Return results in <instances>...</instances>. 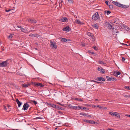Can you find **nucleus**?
Listing matches in <instances>:
<instances>
[{"label": "nucleus", "instance_id": "58836bf2", "mask_svg": "<svg viewBox=\"0 0 130 130\" xmlns=\"http://www.w3.org/2000/svg\"><path fill=\"white\" fill-rule=\"evenodd\" d=\"M78 109H83V107L82 106H78Z\"/></svg>", "mask_w": 130, "mask_h": 130}, {"label": "nucleus", "instance_id": "4d7b16f0", "mask_svg": "<svg viewBox=\"0 0 130 130\" xmlns=\"http://www.w3.org/2000/svg\"><path fill=\"white\" fill-rule=\"evenodd\" d=\"M4 108L5 110H7V109L6 108V106H5L4 105Z\"/></svg>", "mask_w": 130, "mask_h": 130}, {"label": "nucleus", "instance_id": "f8f14e48", "mask_svg": "<svg viewBox=\"0 0 130 130\" xmlns=\"http://www.w3.org/2000/svg\"><path fill=\"white\" fill-rule=\"evenodd\" d=\"M68 19L67 18L63 17L60 19L59 21L62 22H65Z\"/></svg>", "mask_w": 130, "mask_h": 130}, {"label": "nucleus", "instance_id": "b1692460", "mask_svg": "<svg viewBox=\"0 0 130 130\" xmlns=\"http://www.w3.org/2000/svg\"><path fill=\"white\" fill-rule=\"evenodd\" d=\"M69 41V39H66L65 38H62L61 39V41L62 42H64L67 41Z\"/></svg>", "mask_w": 130, "mask_h": 130}, {"label": "nucleus", "instance_id": "e2e57ef3", "mask_svg": "<svg viewBox=\"0 0 130 130\" xmlns=\"http://www.w3.org/2000/svg\"><path fill=\"white\" fill-rule=\"evenodd\" d=\"M5 11L6 12H8V10H6Z\"/></svg>", "mask_w": 130, "mask_h": 130}, {"label": "nucleus", "instance_id": "ddd939ff", "mask_svg": "<svg viewBox=\"0 0 130 130\" xmlns=\"http://www.w3.org/2000/svg\"><path fill=\"white\" fill-rule=\"evenodd\" d=\"M29 36H31L32 37H38L39 36V35L37 34L29 35Z\"/></svg>", "mask_w": 130, "mask_h": 130}, {"label": "nucleus", "instance_id": "a18cd8bd", "mask_svg": "<svg viewBox=\"0 0 130 130\" xmlns=\"http://www.w3.org/2000/svg\"><path fill=\"white\" fill-rule=\"evenodd\" d=\"M89 53H91L92 54H94V53L93 52H91V51H89Z\"/></svg>", "mask_w": 130, "mask_h": 130}, {"label": "nucleus", "instance_id": "774afa93", "mask_svg": "<svg viewBox=\"0 0 130 130\" xmlns=\"http://www.w3.org/2000/svg\"><path fill=\"white\" fill-rule=\"evenodd\" d=\"M104 108V109H106V107H105V108Z\"/></svg>", "mask_w": 130, "mask_h": 130}, {"label": "nucleus", "instance_id": "f03ea898", "mask_svg": "<svg viewBox=\"0 0 130 130\" xmlns=\"http://www.w3.org/2000/svg\"><path fill=\"white\" fill-rule=\"evenodd\" d=\"M99 18V15L98 12H96L92 17V19L93 21H96Z\"/></svg>", "mask_w": 130, "mask_h": 130}, {"label": "nucleus", "instance_id": "423d86ee", "mask_svg": "<svg viewBox=\"0 0 130 130\" xmlns=\"http://www.w3.org/2000/svg\"><path fill=\"white\" fill-rule=\"evenodd\" d=\"M7 65V60L0 63V67H6Z\"/></svg>", "mask_w": 130, "mask_h": 130}, {"label": "nucleus", "instance_id": "4468645a", "mask_svg": "<svg viewBox=\"0 0 130 130\" xmlns=\"http://www.w3.org/2000/svg\"><path fill=\"white\" fill-rule=\"evenodd\" d=\"M109 114L112 116H116L118 115V113L116 112H110L109 113Z\"/></svg>", "mask_w": 130, "mask_h": 130}, {"label": "nucleus", "instance_id": "3c124183", "mask_svg": "<svg viewBox=\"0 0 130 130\" xmlns=\"http://www.w3.org/2000/svg\"><path fill=\"white\" fill-rule=\"evenodd\" d=\"M122 61H124V60H125V59L124 58V57H122Z\"/></svg>", "mask_w": 130, "mask_h": 130}, {"label": "nucleus", "instance_id": "c03bdc74", "mask_svg": "<svg viewBox=\"0 0 130 130\" xmlns=\"http://www.w3.org/2000/svg\"><path fill=\"white\" fill-rule=\"evenodd\" d=\"M85 113H79V115H82L83 116H84V115L85 114Z\"/></svg>", "mask_w": 130, "mask_h": 130}, {"label": "nucleus", "instance_id": "2eb2a0df", "mask_svg": "<svg viewBox=\"0 0 130 130\" xmlns=\"http://www.w3.org/2000/svg\"><path fill=\"white\" fill-rule=\"evenodd\" d=\"M21 31L24 33H26L27 32V28L26 27L22 28L21 29Z\"/></svg>", "mask_w": 130, "mask_h": 130}, {"label": "nucleus", "instance_id": "c85d7f7f", "mask_svg": "<svg viewBox=\"0 0 130 130\" xmlns=\"http://www.w3.org/2000/svg\"><path fill=\"white\" fill-rule=\"evenodd\" d=\"M74 99L75 100L78 101L80 102H82L83 100L81 99H78L77 98H75Z\"/></svg>", "mask_w": 130, "mask_h": 130}, {"label": "nucleus", "instance_id": "6ab92c4d", "mask_svg": "<svg viewBox=\"0 0 130 130\" xmlns=\"http://www.w3.org/2000/svg\"><path fill=\"white\" fill-rule=\"evenodd\" d=\"M121 74V73L119 71L115 72L113 73V74L115 76H117L118 75Z\"/></svg>", "mask_w": 130, "mask_h": 130}, {"label": "nucleus", "instance_id": "72a5a7b5", "mask_svg": "<svg viewBox=\"0 0 130 130\" xmlns=\"http://www.w3.org/2000/svg\"><path fill=\"white\" fill-rule=\"evenodd\" d=\"M78 106H74L73 108V109L74 110H77L78 109Z\"/></svg>", "mask_w": 130, "mask_h": 130}, {"label": "nucleus", "instance_id": "052dcab7", "mask_svg": "<svg viewBox=\"0 0 130 130\" xmlns=\"http://www.w3.org/2000/svg\"><path fill=\"white\" fill-rule=\"evenodd\" d=\"M58 112H59V113H60V114H62V112H61V111H59Z\"/></svg>", "mask_w": 130, "mask_h": 130}, {"label": "nucleus", "instance_id": "5fc2aeb1", "mask_svg": "<svg viewBox=\"0 0 130 130\" xmlns=\"http://www.w3.org/2000/svg\"><path fill=\"white\" fill-rule=\"evenodd\" d=\"M52 105V106L53 107H55L56 106V105H54V104H53Z\"/></svg>", "mask_w": 130, "mask_h": 130}, {"label": "nucleus", "instance_id": "9b49d317", "mask_svg": "<svg viewBox=\"0 0 130 130\" xmlns=\"http://www.w3.org/2000/svg\"><path fill=\"white\" fill-rule=\"evenodd\" d=\"M98 71L101 72L103 73H104L105 72L104 69L102 68L98 67Z\"/></svg>", "mask_w": 130, "mask_h": 130}, {"label": "nucleus", "instance_id": "c756f323", "mask_svg": "<svg viewBox=\"0 0 130 130\" xmlns=\"http://www.w3.org/2000/svg\"><path fill=\"white\" fill-rule=\"evenodd\" d=\"M14 34H10L9 35V39H11L12 38Z\"/></svg>", "mask_w": 130, "mask_h": 130}, {"label": "nucleus", "instance_id": "5701e85b", "mask_svg": "<svg viewBox=\"0 0 130 130\" xmlns=\"http://www.w3.org/2000/svg\"><path fill=\"white\" fill-rule=\"evenodd\" d=\"M15 10H14V8H13V9H9V12H10V13H13L15 12Z\"/></svg>", "mask_w": 130, "mask_h": 130}, {"label": "nucleus", "instance_id": "e433bc0d", "mask_svg": "<svg viewBox=\"0 0 130 130\" xmlns=\"http://www.w3.org/2000/svg\"><path fill=\"white\" fill-rule=\"evenodd\" d=\"M32 101L34 103L35 105H36L37 104V102L35 100Z\"/></svg>", "mask_w": 130, "mask_h": 130}, {"label": "nucleus", "instance_id": "393cba45", "mask_svg": "<svg viewBox=\"0 0 130 130\" xmlns=\"http://www.w3.org/2000/svg\"><path fill=\"white\" fill-rule=\"evenodd\" d=\"M75 22L76 23L78 24H83L82 22H80L79 20H76Z\"/></svg>", "mask_w": 130, "mask_h": 130}, {"label": "nucleus", "instance_id": "a211bd4d", "mask_svg": "<svg viewBox=\"0 0 130 130\" xmlns=\"http://www.w3.org/2000/svg\"><path fill=\"white\" fill-rule=\"evenodd\" d=\"M16 102L18 105V107H20L21 105L22 104V103L21 102H20L18 99H16Z\"/></svg>", "mask_w": 130, "mask_h": 130}, {"label": "nucleus", "instance_id": "bb28decb", "mask_svg": "<svg viewBox=\"0 0 130 130\" xmlns=\"http://www.w3.org/2000/svg\"><path fill=\"white\" fill-rule=\"evenodd\" d=\"M93 27L95 29H98V27L96 24H94L92 25Z\"/></svg>", "mask_w": 130, "mask_h": 130}, {"label": "nucleus", "instance_id": "7ed1b4c3", "mask_svg": "<svg viewBox=\"0 0 130 130\" xmlns=\"http://www.w3.org/2000/svg\"><path fill=\"white\" fill-rule=\"evenodd\" d=\"M33 84L35 86L38 87H42L44 86V85L41 83L34 82Z\"/></svg>", "mask_w": 130, "mask_h": 130}, {"label": "nucleus", "instance_id": "1a4fd4ad", "mask_svg": "<svg viewBox=\"0 0 130 130\" xmlns=\"http://www.w3.org/2000/svg\"><path fill=\"white\" fill-rule=\"evenodd\" d=\"M84 122H86L88 123H89L91 124H95V122L93 120H84Z\"/></svg>", "mask_w": 130, "mask_h": 130}, {"label": "nucleus", "instance_id": "338daca9", "mask_svg": "<svg viewBox=\"0 0 130 130\" xmlns=\"http://www.w3.org/2000/svg\"><path fill=\"white\" fill-rule=\"evenodd\" d=\"M57 127H56V128H55V129H57Z\"/></svg>", "mask_w": 130, "mask_h": 130}, {"label": "nucleus", "instance_id": "69168bd1", "mask_svg": "<svg viewBox=\"0 0 130 130\" xmlns=\"http://www.w3.org/2000/svg\"><path fill=\"white\" fill-rule=\"evenodd\" d=\"M124 45H128L127 44H124Z\"/></svg>", "mask_w": 130, "mask_h": 130}, {"label": "nucleus", "instance_id": "0e129e2a", "mask_svg": "<svg viewBox=\"0 0 130 130\" xmlns=\"http://www.w3.org/2000/svg\"><path fill=\"white\" fill-rule=\"evenodd\" d=\"M60 5L61 6V3L60 4L59 3V6H60Z\"/></svg>", "mask_w": 130, "mask_h": 130}, {"label": "nucleus", "instance_id": "bf43d9fd", "mask_svg": "<svg viewBox=\"0 0 130 130\" xmlns=\"http://www.w3.org/2000/svg\"><path fill=\"white\" fill-rule=\"evenodd\" d=\"M92 82H96V83H101L100 82H96L94 80H92Z\"/></svg>", "mask_w": 130, "mask_h": 130}, {"label": "nucleus", "instance_id": "39448f33", "mask_svg": "<svg viewBox=\"0 0 130 130\" xmlns=\"http://www.w3.org/2000/svg\"><path fill=\"white\" fill-rule=\"evenodd\" d=\"M29 105L27 103H26L24 104L23 109L24 110H27L28 108L29 107Z\"/></svg>", "mask_w": 130, "mask_h": 130}, {"label": "nucleus", "instance_id": "8fccbe9b", "mask_svg": "<svg viewBox=\"0 0 130 130\" xmlns=\"http://www.w3.org/2000/svg\"><path fill=\"white\" fill-rule=\"evenodd\" d=\"M73 107H74V106H72V105H71L70 106V108H71L73 109Z\"/></svg>", "mask_w": 130, "mask_h": 130}, {"label": "nucleus", "instance_id": "09e8293b", "mask_svg": "<svg viewBox=\"0 0 130 130\" xmlns=\"http://www.w3.org/2000/svg\"><path fill=\"white\" fill-rule=\"evenodd\" d=\"M73 107H74V106H72V105H71L70 106V108H71L73 109Z\"/></svg>", "mask_w": 130, "mask_h": 130}, {"label": "nucleus", "instance_id": "a19ab883", "mask_svg": "<svg viewBox=\"0 0 130 130\" xmlns=\"http://www.w3.org/2000/svg\"><path fill=\"white\" fill-rule=\"evenodd\" d=\"M68 1L70 3H73V0H68Z\"/></svg>", "mask_w": 130, "mask_h": 130}, {"label": "nucleus", "instance_id": "412c9836", "mask_svg": "<svg viewBox=\"0 0 130 130\" xmlns=\"http://www.w3.org/2000/svg\"><path fill=\"white\" fill-rule=\"evenodd\" d=\"M123 27L126 30H128L129 29V28L128 26H127L125 25H123Z\"/></svg>", "mask_w": 130, "mask_h": 130}, {"label": "nucleus", "instance_id": "13d9d810", "mask_svg": "<svg viewBox=\"0 0 130 130\" xmlns=\"http://www.w3.org/2000/svg\"><path fill=\"white\" fill-rule=\"evenodd\" d=\"M117 117L118 118H120V116L119 115H117Z\"/></svg>", "mask_w": 130, "mask_h": 130}, {"label": "nucleus", "instance_id": "f704fd0d", "mask_svg": "<svg viewBox=\"0 0 130 130\" xmlns=\"http://www.w3.org/2000/svg\"><path fill=\"white\" fill-rule=\"evenodd\" d=\"M84 116H85V117H91V116L89 115H88L87 114L85 113L84 115Z\"/></svg>", "mask_w": 130, "mask_h": 130}, {"label": "nucleus", "instance_id": "2f4dec72", "mask_svg": "<svg viewBox=\"0 0 130 130\" xmlns=\"http://www.w3.org/2000/svg\"><path fill=\"white\" fill-rule=\"evenodd\" d=\"M125 88L126 89H127L128 90H130V87L129 86H125Z\"/></svg>", "mask_w": 130, "mask_h": 130}, {"label": "nucleus", "instance_id": "680f3d73", "mask_svg": "<svg viewBox=\"0 0 130 130\" xmlns=\"http://www.w3.org/2000/svg\"><path fill=\"white\" fill-rule=\"evenodd\" d=\"M126 116H127V117H130V115H126Z\"/></svg>", "mask_w": 130, "mask_h": 130}, {"label": "nucleus", "instance_id": "a878e982", "mask_svg": "<svg viewBox=\"0 0 130 130\" xmlns=\"http://www.w3.org/2000/svg\"><path fill=\"white\" fill-rule=\"evenodd\" d=\"M87 34L88 36L91 37L93 35V34L92 33H91L90 32H87Z\"/></svg>", "mask_w": 130, "mask_h": 130}, {"label": "nucleus", "instance_id": "37998d69", "mask_svg": "<svg viewBox=\"0 0 130 130\" xmlns=\"http://www.w3.org/2000/svg\"><path fill=\"white\" fill-rule=\"evenodd\" d=\"M36 119H43V118H41V117H37L35 118Z\"/></svg>", "mask_w": 130, "mask_h": 130}, {"label": "nucleus", "instance_id": "6e6552de", "mask_svg": "<svg viewBox=\"0 0 130 130\" xmlns=\"http://www.w3.org/2000/svg\"><path fill=\"white\" fill-rule=\"evenodd\" d=\"M95 80H96L100 81L101 82L105 81V79L102 77H97L95 79Z\"/></svg>", "mask_w": 130, "mask_h": 130}, {"label": "nucleus", "instance_id": "f257e3e1", "mask_svg": "<svg viewBox=\"0 0 130 130\" xmlns=\"http://www.w3.org/2000/svg\"><path fill=\"white\" fill-rule=\"evenodd\" d=\"M50 44L52 48L54 49L57 48V47L55 42L51 41Z\"/></svg>", "mask_w": 130, "mask_h": 130}, {"label": "nucleus", "instance_id": "6e6d98bb", "mask_svg": "<svg viewBox=\"0 0 130 130\" xmlns=\"http://www.w3.org/2000/svg\"><path fill=\"white\" fill-rule=\"evenodd\" d=\"M125 96L126 97H128L129 98L130 97V95H125Z\"/></svg>", "mask_w": 130, "mask_h": 130}, {"label": "nucleus", "instance_id": "de8ad7c7", "mask_svg": "<svg viewBox=\"0 0 130 130\" xmlns=\"http://www.w3.org/2000/svg\"><path fill=\"white\" fill-rule=\"evenodd\" d=\"M58 104H59L62 106H63L64 105V104H60V103H58Z\"/></svg>", "mask_w": 130, "mask_h": 130}, {"label": "nucleus", "instance_id": "0eeeda50", "mask_svg": "<svg viewBox=\"0 0 130 130\" xmlns=\"http://www.w3.org/2000/svg\"><path fill=\"white\" fill-rule=\"evenodd\" d=\"M63 30L67 31H69L71 30V29L68 26L64 27L63 28Z\"/></svg>", "mask_w": 130, "mask_h": 130}, {"label": "nucleus", "instance_id": "aec40b11", "mask_svg": "<svg viewBox=\"0 0 130 130\" xmlns=\"http://www.w3.org/2000/svg\"><path fill=\"white\" fill-rule=\"evenodd\" d=\"M30 85L29 83L24 84L22 85V86L24 87H28Z\"/></svg>", "mask_w": 130, "mask_h": 130}, {"label": "nucleus", "instance_id": "9d476101", "mask_svg": "<svg viewBox=\"0 0 130 130\" xmlns=\"http://www.w3.org/2000/svg\"><path fill=\"white\" fill-rule=\"evenodd\" d=\"M112 3L117 6L121 7L122 6V4H120L117 2L113 1L112 2Z\"/></svg>", "mask_w": 130, "mask_h": 130}, {"label": "nucleus", "instance_id": "864d4df0", "mask_svg": "<svg viewBox=\"0 0 130 130\" xmlns=\"http://www.w3.org/2000/svg\"><path fill=\"white\" fill-rule=\"evenodd\" d=\"M17 27L19 28H21V26H19V25H18L17 26Z\"/></svg>", "mask_w": 130, "mask_h": 130}, {"label": "nucleus", "instance_id": "dca6fc26", "mask_svg": "<svg viewBox=\"0 0 130 130\" xmlns=\"http://www.w3.org/2000/svg\"><path fill=\"white\" fill-rule=\"evenodd\" d=\"M107 26H108V27L110 29H113L114 28H113V26L111 25L110 24L108 23H107Z\"/></svg>", "mask_w": 130, "mask_h": 130}, {"label": "nucleus", "instance_id": "603ef678", "mask_svg": "<svg viewBox=\"0 0 130 130\" xmlns=\"http://www.w3.org/2000/svg\"><path fill=\"white\" fill-rule=\"evenodd\" d=\"M98 107H99L100 108H101V106L99 105H98L96 106Z\"/></svg>", "mask_w": 130, "mask_h": 130}, {"label": "nucleus", "instance_id": "473e14b6", "mask_svg": "<svg viewBox=\"0 0 130 130\" xmlns=\"http://www.w3.org/2000/svg\"><path fill=\"white\" fill-rule=\"evenodd\" d=\"M109 8L111 9H112L113 8V6L112 5H109Z\"/></svg>", "mask_w": 130, "mask_h": 130}, {"label": "nucleus", "instance_id": "c9c22d12", "mask_svg": "<svg viewBox=\"0 0 130 130\" xmlns=\"http://www.w3.org/2000/svg\"><path fill=\"white\" fill-rule=\"evenodd\" d=\"M92 38V41H94L95 40L94 38V35H93L91 37Z\"/></svg>", "mask_w": 130, "mask_h": 130}, {"label": "nucleus", "instance_id": "4c0bfd02", "mask_svg": "<svg viewBox=\"0 0 130 130\" xmlns=\"http://www.w3.org/2000/svg\"><path fill=\"white\" fill-rule=\"evenodd\" d=\"M105 3L108 6H109V4L108 2L107 1H105Z\"/></svg>", "mask_w": 130, "mask_h": 130}, {"label": "nucleus", "instance_id": "cd10ccee", "mask_svg": "<svg viewBox=\"0 0 130 130\" xmlns=\"http://www.w3.org/2000/svg\"><path fill=\"white\" fill-rule=\"evenodd\" d=\"M111 13V12L109 11H106L104 12V13L105 14H106L107 15L110 14Z\"/></svg>", "mask_w": 130, "mask_h": 130}, {"label": "nucleus", "instance_id": "f3484780", "mask_svg": "<svg viewBox=\"0 0 130 130\" xmlns=\"http://www.w3.org/2000/svg\"><path fill=\"white\" fill-rule=\"evenodd\" d=\"M28 21L29 22L31 23H36L37 22V21L36 20L31 19L28 20Z\"/></svg>", "mask_w": 130, "mask_h": 130}, {"label": "nucleus", "instance_id": "ea45409f", "mask_svg": "<svg viewBox=\"0 0 130 130\" xmlns=\"http://www.w3.org/2000/svg\"><path fill=\"white\" fill-rule=\"evenodd\" d=\"M80 45L81 46L84 47L85 46V43H82Z\"/></svg>", "mask_w": 130, "mask_h": 130}, {"label": "nucleus", "instance_id": "79ce46f5", "mask_svg": "<svg viewBox=\"0 0 130 130\" xmlns=\"http://www.w3.org/2000/svg\"><path fill=\"white\" fill-rule=\"evenodd\" d=\"M83 109L84 110H88V108H87L86 107H83Z\"/></svg>", "mask_w": 130, "mask_h": 130}, {"label": "nucleus", "instance_id": "7c9ffc66", "mask_svg": "<svg viewBox=\"0 0 130 130\" xmlns=\"http://www.w3.org/2000/svg\"><path fill=\"white\" fill-rule=\"evenodd\" d=\"M98 62L100 64H105V63L104 62L102 61H101V60L99 61Z\"/></svg>", "mask_w": 130, "mask_h": 130}, {"label": "nucleus", "instance_id": "49530a36", "mask_svg": "<svg viewBox=\"0 0 130 130\" xmlns=\"http://www.w3.org/2000/svg\"><path fill=\"white\" fill-rule=\"evenodd\" d=\"M93 48L95 50H97V47L96 46H94L93 47Z\"/></svg>", "mask_w": 130, "mask_h": 130}, {"label": "nucleus", "instance_id": "20e7f679", "mask_svg": "<svg viewBox=\"0 0 130 130\" xmlns=\"http://www.w3.org/2000/svg\"><path fill=\"white\" fill-rule=\"evenodd\" d=\"M106 78L108 81L113 80L116 81L117 79L115 78L112 76L109 77L108 76H106Z\"/></svg>", "mask_w": 130, "mask_h": 130}, {"label": "nucleus", "instance_id": "4be33fe9", "mask_svg": "<svg viewBox=\"0 0 130 130\" xmlns=\"http://www.w3.org/2000/svg\"><path fill=\"white\" fill-rule=\"evenodd\" d=\"M129 7V6L128 5H124L122 4V6L121 7L126 8H128Z\"/></svg>", "mask_w": 130, "mask_h": 130}]
</instances>
